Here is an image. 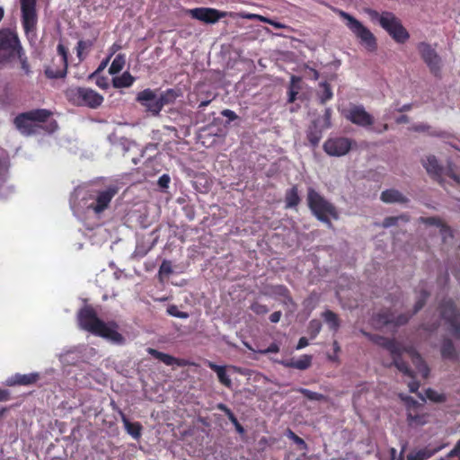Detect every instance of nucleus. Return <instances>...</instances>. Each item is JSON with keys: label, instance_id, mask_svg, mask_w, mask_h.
Returning a JSON list of instances; mask_svg holds the SVG:
<instances>
[{"label": "nucleus", "instance_id": "nucleus-1", "mask_svg": "<svg viewBox=\"0 0 460 460\" xmlns=\"http://www.w3.org/2000/svg\"><path fill=\"white\" fill-rule=\"evenodd\" d=\"M0 57L7 62L17 58L24 73H31L30 64L19 37L9 28L0 30Z\"/></svg>", "mask_w": 460, "mask_h": 460}, {"label": "nucleus", "instance_id": "nucleus-2", "mask_svg": "<svg viewBox=\"0 0 460 460\" xmlns=\"http://www.w3.org/2000/svg\"><path fill=\"white\" fill-rule=\"evenodd\" d=\"M415 291L418 293V297L412 313L400 314L395 316L390 309H387L376 314L373 318L374 322L381 326L394 325V327H400L405 325L413 314L424 307L430 295L423 283H420Z\"/></svg>", "mask_w": 460, "mask_h": 460}, {"label": "nucleus", "instance_id": "nucleus-3", "mask_svg": "<svg viewBox=\"0 0 460 460\" xmlns=\"http://www.w3.org/2000/svg\"><path fill=\"white\" fill-rule=\"evenodd\" d=\"M307 205L313 215L321 222L332 228V223L330 217L339 218V213L333 204L329 202L323 196L313 188L307 190Z\"/></svg>", "mask_w": 460, "mask_h": 460}, {"label": "nucleus", "instance_id": "nucleus-4", "mask_svg": "<svg viewBox=\"0 0 460 460\" xmlns=\"http://www.w3.org/2000/svg\"><path fill=\"white\" fill-rule=\"evenodd\" d=\"M367 13L375 20H378L380 26L392 37V39L400 44L405 43L410 39V33L403 27L401 20L391 12H383L379 13L376 10H368Z\"/></svg>", "mask_w": 460, "mask_h": 460}, {"label": "nucleus", "instance_id": "nucleus-5", "mask_svg": "<svg viewBox=\"0 0 460 460\" xmlns=\"http://www.w3.org/2000/svg\"><path fill=\"white\" fill-rule=\"evenodd\" d=\"M335 13L345 21L347 28L355 35L367 50L374 52L377 49L376 38L361 22L343 10L336 9Z\"/></svg>", "mask_w": 460, "mask_h": 460}, {"label": "nucleus", "instance_id": "nucleus-6", "mask_svg": "<svg viewBox=\"0 0 460 460\" xmlns=\"http://www.w3.org/2000/svg\"><path fill=\"white\" fill-rule=\"evenodd\" d=\"M52 116V112L47 109H36L18 114L13 123L16 128L25 136H31L37 132V125L33 122H46Z\"/></svg>", "mask_w": 460, "mask_h": 460}, {"label": "nucleus", "instance_id": "nucleus-7", "mask_svg": "<svg viewBox=\"0 0 460 460\" xmlns=\"http://www.w3.org/2000/svg\"><path fill=\"white\" fill-rule=\"evenodd\" d=\"M441 318L448 324V332L460 341V314L451 299L443 300L439 305Z\"/></svg>", "mask_w": 460, "mask_h": 460}, {"label": "nucleus", "instance_id": "nucleus-8", "mask_svg": "<svg viewBox=\"0 0 460 460\" xmlns=\"http://www.w3.org/2000/svg\"><path fill=\"white\" fill-rule=\"evenodd\" d=\"M360 332L367 337L373 343L387 349L392 357V363L390 366L399 367L403 370H407L406 367L401 362L399 358L400 348L399 343L394 339L385 338L384 336L378 334H372L364 330H361Z\"/></svg>", "mask_w": 460, "mask_h": 460}, {"label": "nucleus", "instance_id": "nucleus-9", "mask_svg": "<svg viewBox=\"0 0 460 460\" xmlns=\"http://www.w3.org/2000/svg\"><path fill=\"white\" fill-rule=\"evenodd\" d=\"M360 332L367 337L373 343L387 349L392 357V363L390 366L399 367L403 370H407L406 367L401 362L399 358L400 348L399 343L394 339L385 338L384 336L378 334H372L364 330H361Z\"/></svg>", "mask_w": 460, "mask_h": 460}, {"label": "nucleus", "instance_id": "nucleus-10", "mask_svg": "<svg viewBox=\"0 0 460 460\" xmlns=\"http://www.w3.org/2000/svg\"><path fill=\"white\" fill-rule=\"evenodd\" d=\"M70 99L78 106L96 109L103 102V96L91 88L77 87L70 92Z\"/></svg>", "mask_w": 460, "mask_h": 460}, {"label": "nucleus", "instance_id": "nucleus-11", "mask_svg": "<svg viewBox=\"0 0 460 460\" xmlns=\"http://www.w3.org/2000/svg\"><path fill=\"white\" fill-rule=\"evenodd\" d=\"M417 49L430 73L436 77H439L441 74V58L436 49L425 41L420 42L417 45Z\"/></svg>", "mask_w": 460, "mask_h": 460}, {"label": "nucleus", "instance_id": "nucleus-12", "mask_svg": "<svg viewBox=\"0 0 460 460\" xmlns=\"http://www.w3.org/2000/svg\"><path fill=\"white\" fill-rule=\"evenodd\" d=\"M342 113L347 120L357 126L367 128L374 124V117L362 105L351 103Z\"/></svg>", "mask_w": 460, "mask_h": 460}, {"label": "nucleus", "instance_id": "nucleus-13", "mask_svg": "<svg viewBox=\"0 0 460 460\" xmlns=\"http://www.w3.org/2000/svg\"><path fill=\"white\" fill-rule=\"evenodd\" d=\"M22 11V25L26 35L36 30L38 14L36 10L37 0H20Z\"/></svg>", "mask_w": 460, "mask_h": 460}, {"label": "nucleus", "instance_id": "nucleus-14", "mask_svg": "<svg viewBox=\"0 0 460 460\" xmlns=\"http://www.w3.org/2000/svg\"><path fill=\"white\" fill-rule=\"evenodd\" d=\"M77 321L81 329L93 334H95L103 322L98 318L97 314L92 305H84L79 310L77 314Z\"/></svg>", "mask_w": 460, "mask_h": 460}, {"label": "nucleus", "instance_id": "nucleus-15", "mask_svg": "<svg viewBox=\"0 0 460 460\" xmlns=\"http://www.w3.org/2000/svg\"><path fill=\"white\" fill-rule=\"evenodd\" d=\"M352 144L353 141L348 137H331L323 143V148L330 156H342L349 152Z\"/></svg>", "mask_w": 460, "mask_h": 460}, {"label": "nucleus", "instance_id": "nucleus-16", "mask_svg": "<svg viewBox=\"0 0 460 460\" xmlns=\"http://www.w3.org/2000/svg\"><path fill=\"white\" fill-rule=\"evenodd\" d=\"M188 13L191 18L208 24H214L221 18H225L227 15L226 12H222L210 7H197L188 10Z\"/></svg>", "mask_w": 460, "mask_h": 460}, {"label": "nucleus", "instance_id": "nucleus-17", "mask_svg": "<svg viewBox=\"0 0 460 460\" xmlns=\"http://www.w3.org/2000/svg\"><path fill=\"white\" fill-rule=\"evenodd\" d=\"M119 325L116 322L111 321L108 323H102L94 335L104 338L112 343L121 345L125 342V338L118 332Z\"/></svg>", "mask_w": 460, "mask_h": 460}, {"label": "nucleus", "instance_id": "nucleus-18", "mask_svg": "<svg viewBox=\"0 0 460 460\" xmlns=\"http://www.w3.org/2000/svg\"><path fill=\"white\" fill-rule=\"evenodd\" d=\"M57 51L58 55L61 57L60 63L61 67L58 69H54L53 67H47L45 70V75L47 77L51 79H58V78H64L66 75L67 73V66H68V50L61 43H59L57 47Z\"/></svg>", "mask_w": 460, "mask_h": 460}, {"label": "nucleus", "instance_id": "nucleus-19", "mask_svg": "<svg viewBox=\"0 0 460 460\" xmlns=\"http://www.w3.org/2000/svg\"><path fill=\"white\" fill-rule=\"evenodd\" d=\"M116 193L117 190L114 188H108L105 190L99 191L95 202L92 203L89 208L97 214L103 212L108 208Z\"/></svg>", "mask_w": 460, "mask_h": 460}, {"label": "nucleus", "instance_id": "nucleus-20", "mask_svg": "<svg viewBox=\"0 0 460 460\" xmlns=\"http://www.w3.org/2000/svg\"><path fill=\"white\" fill-rule=\"evenodd\" d=\"M136 101L145 107L147 112H150L154 116L159 115V113H155L152 108L153 105L158 102L156 91L146 88L137 93Z\"/></svg>", "mask_w": 460, "mask_h": 460}, {"label": "nucleus", "instance_id": "nucleus-21", "mask_svg": "<svg viewBox=\"0 0 460 460\" xmlns=\"http://www.w3.org/2000/svg\"><path fill=\"white\" fill-rule=\"evenodd\" d=\"M40 379V375L38 373H30V374H15L10 377H8L4 385L7 386H16V385H30L35 384Z\"/></svg>", "mask_w": 460, "mask_h": 460}, {"label": "nucleus", "instance_id": "nucleus-22", "mask_svg": "<svg viewBox=\"0 0 460 460\" xmlns=\"http://www.w3.org/2000/svg\"><path fill=\"white\" fill-rule=\"evenodd\" d=\"M147 352L149 355H151L153 358L160 360L166 366H173L176 365L178 367H184L187 365V361L184 359L177 358L173 356H171L169 354L161 352L155 349L148 348Z\"/></svg>", "mask_w": 460, "mask_h": 460}, {"label": "nucleus", "instance_id": "nucleus-23", "mask_svg": "<svg viewBox=\"0 0 460 460\" xmlns=\"http://www.w3.org/2000/svg\"><path fill=\"white\" fill-rule=\"evenodd\" d=\"M179 94L173 89H167L158 96V102L153 105V111L160 113L164 105L173 103Z\"/></svg>", "mask_w": 460, "mask_h": 460}, {"label": "nucleus", "instance_id": "nucleus-24", "mask_svg": "<svg viewBox=\"0 0 460 460\" xmlns=\"http://www.w3.org/2000/svg\"><path fill=\"white\" fill-rule=\"evenodd\" d=\"M441 357L444 359L451 360L454 362L458 361L459 355L458 352L452 341L449 338H444L442 341L441 348H440Z\"/></svg>", "mask_w": 460, "mask_h": 460}, {"label": "nucleus", "instance_id": "nucleus-25", "mask_svg": "<svg viewBox=\"0 0 460 460\" xmlns=\"http://www.w3.org/2000/svg\"><path fill=\"white\" fill-rule=\"evenodd\" d=\"M423 166L431 177L437 181L440 180L443 168L439 165L434 155L427 156L426 160H423Z\"/></svg>", "mask_w": 460, "mask_h": 460}, {"label": "nucleus", "instance_id": "nucleus-26", "mask_svg": "<svg viewBox=\"0 0 460 460\" xmlns=\"http://www.w3.org/2000/svg\"><path fill=\"white\" fill-rule=\"evenodd\" d=\"M423 223L429 226H436L439 227L440 234L443 237V241L446 242L447 237L453 238L452 230L449 226L442 222V220L438 217H421L420 218Z\"/></svg>", "mask_w": 460, "mask_h": 460}, {"label": "nucleus", "instance_id": "nucleus-27", "mask_svg": "<svg viewBox=\"0 0 460 460\" xmlns=\"http://www.w3.org/2000/svg\"><path fill=\"white\" fill-rule=\"evenodd\" d=\"M442 447H431L430 446L420 448L407 456V460H427L440 451Z\"/></svg>", "mask_w": 460, "mask_h": 460}, {"label": "nucleus", "instance_id": "nucleus-28", "mask_svg": "<svg viewBox=\"0 0 460 460\" xmlns=\"http://www.w3.org/2000/svg\"><path fill=\"white\" fill-rule=\"evenodd\" d=\"M399 348H400L399 358H400L401 362L406 367L407 370H403V369L400 368L399 367H395L400 372H402L403 375L407 376L408 377H413L414 371H412L410 368L408 363L405 360H403L402 354L403 353H407L410 356V358H411V357H413L415 354H417L418 351L412 346L405 347V346H402L400 343H399Z\"/></svg>", "mask_w": 460, "mask_h": 460}, {"label": "nucleus", "instance_id": "nucleus-29", "mask_svg": "<svg viewBox=\"0 0 460 460\" xmlns=\"http://www.w3.org/2000/svg\"><path fill=\"white\" fill-rule=\"evenodd\" d=\"M381 200L385 203H406L408 199L399 190L390 189L385 190L381 193Z\"/></svg>", "mask_w": 460, "mask_h": 460}, {"label": "nucleus", "instance_id": "nucleus-30", "mask_svg": "<svg viewBox=\"0 0 460 460\" xmlns=\"http://www.w3.org/2000/svg\"><path fill=\"white\" fill-rule=\"evenodd\" d=\"M323 137V130L319 128L317 121L314 120L309 126L306 131V138L313 147L319 145L320 140Z\"/></svg>", "mask_w": 460, "mask_h": 460}, {"label": "nucleus", "instance_id": "nucleus-31", "mask_svg": "<svg viewBox=\"0 0 460 460\" xmlns=\"http://www.w3.org/2000/svg\"><path fill=\"white\" fill-rule=\"evenodd\" d=\"M119 414L127 432L135 439H138L141 437L142 425L139 422H130L121 411Z\"/></svg>", "mask_w": 460, "mask_h": 460}, {"label": "nucleus", "instance_id": "nucleus-32", "mask_svg": "<svg viewBox=\"0 0 460 460\" xmlns=\"http://www.w3.org/2000/svg\"><path fill=\"white\" fill-rule=\"evenodd\" d=\"M429 414L423 412L422 409L416 411L407 412V421L410 426H423L428 423Z\"/></svg>", "mask_w": 460, "mask_h": 460}, {"label": "nucleus", "instance_id": "nucleus-33", "mask_svg": "<svg viewBox=\"0 0 460 460\" xmlns=\"http://www.w3.org/2000/svg\"><path fill=\"white\" fill-rule=\"evenodd\" d=\"M95 39L80 40L76 46V56L80 62L84 61L89 52L92 50Z\"/></svg>", "mask_w": 460, "mask_h": 460}, {"label": "nucleus", "instance_id": "nucleus-34", "mask_svg": "<svg viewBox=\"0 0 460 460\" xmlns=\"http://www.w3.org/2000/svg\"><path fill=\"white\" fill-rule=\"evenodd\" d=\"M207 365L211 370H213L217 373L218 380L222 385H224L226 387H231L232 381H231L229 376L227 375L225 367L218 366L211 361H208Z\"/></svg>", "mask_w": 460, "mask_h": 460}, {"label": "nucleus", "instance_id": "nucleus-35", "mask_svg": "<svg viewBox=\"0 0 460 460\" xmlns=\"http://www.w3.org/2000/svg\"><path fill=\"white\" fill-rule=\"evenodd\" d=\"M301 199L298 194V188L296 185L292 186L287 190L285 193V208H292L299 205Z\"/></svg>", "mask_w": 460, "mask_h": 460}, {"label": "nucleus", "instance_id": "nucleus-36", "mask_svg": "<svg viewBox=\"0 0 460 460\" xmlns=\"http://www.w3.org/2000/svg\"><path fill=\"white\" fill-rule=\"evenodd\" d=\"M135 82V77L126 71L121 75L112 79V85L115 88L130 87Z\"/></svg>", "mask_w": 460, "mask_h": 460}, {"label": "nucleus", "instance_id": "nucleus-37", "mask_svg": "<svg viewBox=\"0 0 460 460\" xmlns=\"http://www.w3.org/2000/svg\"><path fill=\"white\" fill-rule=\"evenodd\" d=\"M411 359L417 371L422 376V377L428 378L430 370L421 355L418 352L413 357H411Z\"/></svg>", "mask_w": 460, "mask_h": 460}, {"label": "nucleus", "instance_id": "nucleus-38", "mask_svg": "<svg viewBox=\"0 0 460 460\" xmlns=\"http://www.w3.org/2000/svg\"><path fill=\"white\" fill-rule=\"evenodd\" d=\"M284 365L299 370H305L312 365V356L303 355L298 359H293L290 362L284 363Z\"/></svg>", "mask_w": 460, "mask_h": 460}, {"label": "nucleus", "instance_id": "nucleus-39", "mask_svg": "<svg viewBox=\"0 0 460 460\" xmlns=\"http://www.w3.org/2000/svg\"><path fill=\"white\" fill-rule=\"evenodd\" d=\"M217 409L225 412V414L227 416L228 420L234 424L235 430L239 434L244 433V428L240 424L234 412L225 403H218L217 405Z\"/></svg>", "mask_w": 460, "mask_h": 460}, {"label": "nucleus", "instance_id": "nucleus-40", "mask_svg": "<svg viewBox=\"0 0 460 460\" xmlns=\"http://www.w3.org/2000/svg\"><path fill=\"white\" fill-rule=\"evenodd\" d=\"M323 318L328 324L330 330L337 332L341 326V321L337 314L331 310H326L322 314Z\"/></svg>", "mask_w": 460, "mask_h": 460}, {"label": "nucleus", "instance_id": "nucleus-41", "mask_svg": "<svg viewBox=\"0 0 460 460\" xmlns=\"http://www.w3.org/2000/svg\"><path fill=\"white\" fill-rule=\"evenodd\" d=\"M319 87L317 97L321 104H325L333 96L331 85L327 82H322L319 84Z\"/></svg>", "mask_w": 460, "mask_h": 460}, {"label": "nucleus", "instance_id": "nucleus-42", "mask_svg": "<svg viewBox=\"0 0 460 460\" xmlns=\"http://www.w3.org/2000/svg\"><path fill=\"white\" fill-rule=\"evenodd\" d=\"M399 398L404 402L407 412L416 411L422 408V403L417 402L413 397L403 394H399Z\"/></svg>", "mask_w": 460, "mask_h": 460}, {"label": "nucleus", "instance_id": "nucleus-43", "mask_svg": "<svg viewBox=\"0 0 460 460\" xmlns=\"http://www.w3.org/2000/svg\"><path fill=\"white\" fill-rule=\"evenodd\" d=\"M125 64H126L125 54H121V53L118 54L109 67V73L111 75H116V74L119 73L123 69Z\"/></svg>", "mask_w": 460, "mask_h": 460}, {"label": "nucleus", "instance_id": "nucleus-44", "mask_svg": "<svg viewBox=\"0 0 460 460\" xmlns=\"http://www.w3.org/2000/svg\"><path fill=\"white\" fill-rule=\"evenodd\" d=\"M425 399L428 398L434 402H445L447 401V396L445 394H439L432 388H428L425 391Z\"/></svg>", "mask_w": 460, "mask_h": 460}, {"label": "nucleus", "instance_id": "nucleus-45", "mask_svg": "<svg viewBox=\"0 0 460 460\" xmlns=\"http://www.w3.org/2000/svg\"><path fill=\"white\" fill-rule=\"evenodd\" d=\"M300 394H302L305 398L311 401H324L326 397L319 393L313 392L306 388H300L297 390Z\"/></svg>", "mask_w": 460, "mask_h": 460}, {"label": "nucleus", "instance_id": "nucleus-46", "mask_svg": "<svg viewBox=\"0 0 460 460\" xmlns=\"http://www.w3.org/2000/svg\"><path fill=\"white\" fill-rule=\"evenodd\" d=\"M167 313L168 314L181 318V319H186L189 317V314L186 312L180 311L178 306L175 305H171L167 307Z\"/></svg>", "mask_w": 460, "mask_h": 460}, {"label": "nucleus", "instance_id": "nucleus-47", "mask_svg": "<svg viewBox=\"0 0 460 460\" xmlns=\"http://www.w3.org/2000/svg\"><path fill=\"white\" fill-rule=\"evenodd\" d=\"M411 380L408 383V387L411 393H416L418 394V397L422 401V402H425V396H423L420 393H418V390L420 386V384L418 380L415 379V375L413 377H411Z\"/></svg>", "mask_w": 460, "mask_h": 460}, {"label": "nucleus", "instance_id": "nucleus-48", "mask_svg": "<svg viewBox=\"0 0 460 460\" xmlns=\"http://www.w3.org/2000/svg\"><path fill=\"white\" fill-rule=\"evenodd\" d=\"M322 329V323L319 320H312L309 323L308 331L311 338H315Z\"/></svg>", "mask_w": 460, "mask_h": 460}, {"label": "nucleus", "instance_id": "nucleus-49", "mask_svg": "<svg viewBox=\"0 0 460 460\" xmlns=\"http://www.w3.org/2000/svg\"><path fill=\"white\" fill-rule=\"evenodd\" d=\"M408 221L409 218L407 216H400V217H387L383 221L384 227H390L395 226L399 220Z\"/></svg>", "mask_w": 460, "mask_h": 460}, {"label": "nucleus", "instance_id": "nucleus-50", "mask_svg": "<svg viewBox=\"0 0 460 460\" xmlns=\"http://www.w3.org/2000/svg\"><path fill=\"white\" fill-rule=\"evenodd\" d=\"M249 349L252 350V347L250 346H247ZM253 351H256L261 355H266V354H269V353H278L279 352V346L278 343L276 342H273L271 343L268 348L266 349H258V350H254Z\"/></svg>", "mask_w": 460, "mask_h": 460}, {"label": "nucleus", "instance_id": "nucleus-51", "mask_svg": "<svg viewBox=\"0 0 460 460\" xmlns=\"http://www.w3.org/2000/svg\"><path fill=\"white\" fill-rule=\"evenodd\" d=\"M250 308L254 314L258 315H263L269 312V308L267 305L260 304L258 302L252 303Z\"/></svg>", "mask_w": 460, "mask_h": 460}, {"label": "nucleus", "instance_id": "nucleus-52", "mask_svg": "<svg viewBox=\"0 0 460 460\" xmlns=\"http://www.w3.org/2000/svg\"><path fill=\"white\" fill-rule=\"evenodd\" d=\"M172 272V263L170 261L164 260L160 268H159V275L168 276Z\"/></svg>", "mask_w": 460, "mask_h": 460}, {"label": "nucleus", "instance_id": "nucleus-53", "mask_svg": "<svg viewBox=\"0 0 460 460\" xmlns=\"http://www.w3.org/2000/svg\"><path fill=\"white\" fill-rule=\"evenodd\" d=\"M276 294H278L280 296H283L289 302L292 301V297L290 296V292H289L288 288L283 285H279V286L276 287Z\"/></svg>", "mask_w": 460, "mask_h": 460}, {"label": "nucleus", "instance_id": "nucleus-54", "mask_svg": "<svg viewBox=\"0 0 460 460\" xmlns=\"http://www.w3.org/2000/svg\"><path fill=\"white\" fill-rule=\"evenodd\" d=\"M300 82L301 78L299 76L292 75L290 78L288 90L299 93V90L301 89Z\"/></svg>", "mask_w": 460, "mask_h": 460}, {"label": "nucleus", "instance_id": "nucleus-55", "mask_svg": "<svg viewBox=\"0 0 460 460\" xmlns=\"http://www.w3.org/2000/svg\"><path fill=\"white\" fill-rule=\"evenodd\" d=\"M288 437L291 438L297 446H303L305 447L306 444L305 440L298 437L296 434H295L291 429L288 430Z\"/></svg>", "mask_w": 460, "mask_h": 460}, {"label": "nucleus", "instance_id": "nucleus-56", "mask_svg": "<svg viewBox=\"0 0 460 460\" xmlns=\"http://www.w3.org/2000/svg\"><path fill=\"white\" fill-rule=\"evenodd\" d=\"M458 457L460 460V439L456 442L454 448L447 455V458Z\"/></svg>", "mask_w": 460, "mask_h": 460}, {"label": "nucleus", "instance_id": "nucleus-57", "mask_svg": "<svg viewBox=\"0 0 460 460\" xmlns=\"http://www.w3.org/2000/svg\"><path fill=\"white\" fill-rule=\"evenodd\" d=\"M170 181H171V179H170V176L168 174H163L158 179V185L161 188H164V189L168 188Z\"/></svg>", "mask_w": 460, "mask_h": 460}, {"label": "nucleus", "instance_id": "nucleus-58", "mask_svg": "<svg viewBox=\"0 0 460 460\" xmlns=\"http://www.w3.org/2000/svg\"><path fill=\"white\" fill-rule=\"evenodd\" d=\"M221 114L223 117L227 118L230 121H234L238 118L234 111L228 109L222 111Z\"/></svg>", "mask_w": 460, "mask_h": 460}, {"label": "nucleus", "instance_id": "nucleus-59", "mask_svg": "<svg viewBox=\"0 0 460 460\" xmlns=\"http://www.w3.org/2000/svg\"><path fill=\"white\" fill-rule=\"evenodd\" d=\"M10 399H11L10 391L0 387V402H7Z\"/></svg>", "mask_w": 460, "mask_h": 460}, {"label": "nucleus", "instance_id": "nucleus-60", "mask_svg": "<svg viewBox=\"0 0 460 460\" xmlns=\"http://www.w3.org/2000/svg\"><path fill=\"white\" fill-rule=\"evenodd\" d=\"M331 115H332L331 108H326L324 111V114H323V119H324L326 128L331 127Z\"/></svg>", "mask_w": 460, "mask_h": 460}, {"label": "nucleus", "instance_id": "nucleus-61", "mask_svg": "<svg viewBox=\"0 0 460 460\" xmlns=\"http://www.w3.org/2000/svg\"><path fill=\"white\" fill-rule=\"evenodd\" d=\"M305 69H307L309 71V76L312 80H314V81L318 80L320 74L316 69L309 67L308 66H305Z\"/></svg>", "mask_w": 460, "mask_h": 460}, {"label": "nucleus", "instance_id": "nucleus-62", "mask_svg": "<svg viewBox=\"0 0 460 460\" xmlns=\"http://www.w3.org/2000/svg\"><path fill=\"white\" fill-rule=\"evenodd\" d=\"M281 315L282 314L280 311H276L270 315V321L273 323H277L279 322Z\"/></svg>", "mask_w": 460, "mask_h": 460}, {"label": "nucleus", "instance_id": "nucleus-63", "mask_svg": "<svg viewBox=\"0 0 460 460\" xmlns=\"http://www.w3.org/2000/svg\"><path fill=\"white\" fill-rule=\"evenodd\" d=\"M308 340L305 337H301L298 341V343L296 347V349H302L308 345Z\"/></svg>", "mask_w": 460, "mask_h": 460}, {"label": "nucleus", "instance_id": "nucleus-64", "mask_svg": "<svg viewBox=\"0 0 460 460\" xmlns=\"http://www.w3.org/2000/svg\"><path fill=\"white\" fill-rule=\"evenodd\" d=\"M410 121L409 117L407 115H401L396 118L395 122L397 124H406Z\"/></svg>", "mask_w": 460, "mask_h": 460}]
</instances>
